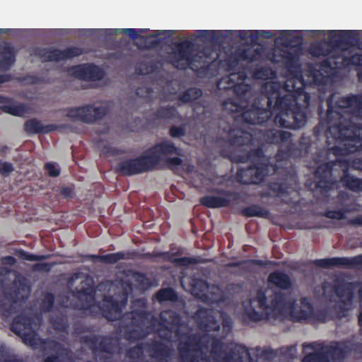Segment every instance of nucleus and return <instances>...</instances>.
<instances>
[{"label": "nucleus", "instance_id": "0e129e2a", "mask_svg": "<svg viewBox=\"0 0 362 362\" xmlns=\"http://www.w3.org/2000/svg\"><path fill=\"white\" fill-rule=\"evenodd\" d=\"M54 305V296L52 293H47L42 300L40 309L42 313H49L52 310Z\"/></svg>", "mask_w": 362, "mask_h": 362}, {"label": "nucleus", "instance_id": "8fccbe9b", "mask_svg": "<svg viewBox=\"0 0 362 362\" xmlns=\"http://www.w3.org/2000/svg\"><path fill=\"white\" fill-rule=\"evenodd\" d=\"M266 136L268 142L274 144H280L287 142L291 139L292 134L288 132L282 130H269Z\"/></svg>", "mask_w": 362, "mask_h": 362}, {"label": "nucleus", "instance_id": "4d7b16f0", "mask_svg": "<svg viewBox=\"0 0 362 362\" xmlns=\"http://www.w3.org/2000/svg\"><path fill=\"white\" fill-rule=\"evenodd\" d=\"M203 92L198 88H189L185 90L180 96L179 100L184 103L193 102L202 97Z\"/></svg>", "mask_w": 362, "mask_h": 362}, {"label": "nucleus", "instance_id": "4c0bfd02", "mask_svg": "<svg viewBox=\"0 0 362 362\" xmlns=\"http://www.w3.org/2000/svg\"><path fill=\"white\" fill-rule=\"evenodd\" d=\"M268 282L283 290H288L292 286L290 276L281 271H274L269 274Z\"/></svg>", "mask_w": 362, "mask_h": 362}, {"label": "nucleus", "instance_id": "c03bdc74", "mask_svg": "<svg viewBox=\"0 0 362 362\" xmlns=\"http://www.w3.org/2000/svg\"><path fill=\"white\" fill-rule=\"evenodd\" d=\"M239 57L243 62H254L259 61L263 55L264 50L262 48L247 47L243 49H238Z\"/></svg>", "mask_w": 362, "mask_h": 362}, {"label": "nucleus", "instance_id": "79ce46f5", "mask_svg": "<svg viewBox=\"0 0 362 362\" xmlns=\"http://www.w3.org/2000/svg\"><path fill=\"white\" fill-rule=\"evenodd\" d=\"M248 100L236 98H228L223 103V108L230 113H240L242 116L244 110L248 107Z\"/></svg>", "mask_w": 362, "mask_h": 362}, {"label": "nucleus", "instance_id": "cd10ccee", "mask_svg": "<svg viewBox=\"0 0 362 362\" xmlns=\"http://www.w3.org/2000/svg\"><path fill=\"white\" fill-rule=\"evenodd\" d=\"M148 156H156L158 165L162 160L161 156L180 155V150L170 141L159 142L146 151Z\"/></svg>", "mask_w": 362, "mask_h": 362}, {"label": "nucleus", "instance_id": "b1692460", "mask_svg": "<svg viewBox=\"0 0 362 362\" xmlns=\"http://www.w3.org/2000/svg\"><path fill=\"white\" fill-rule=\"evenodd\" d=\"M195 318L200 328L204 331H218L221 328L212 309L203 307L198 308L195 313Z\"/></svg>", "mask_w": 362, "mask_h": 362}, {"label": "nucleus", "instance_id": "bf43d9fd", "mask_svg": "<svg viewBox=\"0 0 362 362\" xmlns=\"http://www.w3.org/2000/svg\"><path fill=\"white\" fill-rule=\"evenodd\" d=\"M83 54V49L78 47H69L61 50L59 49V62L71 59L74 57H79Z\"/></svg>", "mask_w": 362, "mask_h": 362}, {"label": "nucleus", "instance_id": "f3484780", "mask_svg": "<svg viewBox=\"0 0 362 362\" xmlns=\"http://www.w3.org/2000/svg\"><path fill=\"white\" fill-rule=\"evenodd\" d=\"M284 295L288 296L287 300L292 304L291 308H288L285 311L282 312L280 315H284L288 313H290L291 317L295 322L307 321L310 322L312 314L313 305L307 298H302L300 299V306L298 309L296 308V301L293 299L290 294L284 293Z\"/></svg>", "mask_w": 362, "mask_h": 362}, {"label": "nucleus", "instance_id": "423d86ee", "mask_svg": "<svg viewBox=\"0 0 362 362\" xmlns=\"http://www.w3.org/2000/svg\"><path fill=\"white\" fill-rule=\"evenodd\" d=\"M284 293L274 292L269 297L266 291L259 289L255 297L250 300V308L245 310L248 319L255 322L277 317L292 305Z\"/></svg>", "mask_w": 362, "mask_h": 362}, {"label": "nucleus", "instance_id": "a19ab883", "mask_svg": "<svg viewBox=\"0 0 362 362\" xmlns=\"http://www.w3.org/2000/svg\"><path fill=\"white\" fill-rule=\"evenodd\" d=\"M196 37L203 41H208L212 43L223 42V30H197Z\"/></svg>", "mask_w": 362, "mask_h": 362}, {"label": "nucleus", "instance_id": "412c9836", "mask_svg": "<svg viewBox=\"0 0 362 362\" xmlns=\"http://www.w3.org/2000/svg\"><path fill=\"white\" fill-rule=\"evenodd\" d=\"M148 30V29H136V28H123V29H114V28H93V29H78V33L83 36L91 35H105L113 36L119 34H127L129 37L136 40L139 37L140 33Z\"/></svg>", "mask_w": 362, "mask_h": 362}, {"label": "nucleus", "instance_id": "9b49d317", "mask_svg": "<svg viewBox=\"0 0 362 362\" xmlns=\"http://www.w3.org/2000/svg\"><path fill=\"white\" fill-rule=\"evenodd\" d=\"M158 165L156 156L141 155L134 158L126 159L119 162L117 170L122 175L132 176L153 170Z\"/></svg>", "mask_w": 362, "mask_h": 362}, {"label": "nucleus", "instance_id": "f257e3e1", "mask_svg": "<svg viewBox=\"0 0 362 362\" xmlns=\"http://www.w3.org/2000/svg\"><path fill=\"white\" fill-rule=\"evenodd\" d=\"M327 105L325 115L322 107H318L319 125L338 143L329 148L330 153L339 157L362 151L361 128L357 123L362 119V94H349L337 100L332 95Z\"/></svg>", "mask_w": 362, "mask_h": 362}, {"label": "nucleus", "instance_id": "49530a36", "mask_svg": "<svg viewBox=\"0 0 362 362\" xmlns=\"http://www.w3.org/2000/svg\"><path fill=\"white\" fill-rule=\"evenodd\" d=\"M310 347L315 350L314 352L308 354L302 360V362H329L327 356L322 351L323 346L317 342L310 344Z\"/></svg>", "mask_w": 362, "mask_h": 362}, {"label": "nucleus", "instance_id": "2eb2a0df", "mask_svg": "<svg viewBox=\"0 0 362 362\" xmlns=\"http://www.w3.org/2000/svg\"><path fill=\"white\" fill-rule=\"evenodd\" d=\"M72 296L77 300L76 303H71L70 306L75 310L89 311L95 305V291L90 284L81 288H75L71 291Z\"/></svg>", "mask_w": 362, "mask_h": 362}, {"label": "nucleus", "instance_id": "09e8293b", "mask_svg": "<svg viewBox=\"0 0 362 362\" xmlns=\"http://www.w3.org/2000/svg\"><path fill=\"white\" fill-rule=\"evenodd\" d=\"M209 284L202 279H194L192 281L191 289L192 293L202 301L206 298V293L209 289Z\"/></svg>", "mask_w": 362, "mask_h": 362}, {"label": "nucleus", "instance_id": "13d9d810", "mask_svg": "<svg viewBox=\"0 0 362 362\" xmlns=\"http://www.w3.org/2000/svg\"><path fill=\"white\" fill-rule=\"evenodd\" d=\"M144 351H146L145 343H140L130 347L127 350L126 356L133 362H136L144 358Z\"/></svg>", "mask_w": 362, "mask_h": 362}, {"label": "nucleus", "instance_id": "7c9ffc66", "mask_svg": "<svg viewBox=\"0 0 362 362\" xmlns=\"http://www.w3.org/2000/svg\"><path fill=\"white\" fill-rule=\"evenodd\" d=\"M337 309L339 310V313H344L346 310L344 306H334L333 308H318L315 309L313 307L312 308V314L310 317V323L315 324V323H325L334 318L332 315L333 311H335ZM344 315L342 314L340 315H337V317L340 318Z\"/></svg>", "mask_w": 362, "mask_h": 362}, {"label": "nucleus", "instance_id": "72a5a7b5", "mask_svg": "<svg viewBox=\"0 0 362 362\" xmlns=\"http://www.w3.org/2000/svg\"><path fill=\"white\" fill-rule=\"evenodd\" d=\"M64 126H59L54 124L44 125L37 119H31L24 123V130L33 134H48L59 129Z\"/></svg>", "mask_w": 362, "mask_h": 362}, {"label": "nucleus", "instance_id": "69168bd1", "mask_svg": "<svg viewBox=\"0 0 362 362\" xmlns=\"http://www.w3.org/2000/svg\"><path fill=\"white\" fill-rule=\"evenodd\" d=\"M49 322L54 329L59 332H65L69 327L66 317L62 315L50 318Z\"/></svg>", "mask_w": 362, "mask_h": 362}, {"label": "nucleus", "instance_id": "864d4df0", "mask_svg": "<svg viewBox=\"0 0 362 362\" xmlns=\"http://www.w3.org/2000/svg\"><path fill=\"white\" fill-rule=\"evenodd\" d=\"M177 110L174 106H165L158 107L153 114L154 119H170L176 117Z\"/></svg>", "mask_w": 362, "mask_h": 362}, {"label": "nucleus", "instance_id": "ddd939ff", "mask_svg": "<svg viewBox=\"0 0 362 362\" xmlns=\"http://www.w3.org/2000/svg\"><path fill=\"white\" fill-rule=\"evenodd\" d=\"M128 295L127 291H123L120 300H115L112 296H105L98 306L103 317L110 322L122 320V310L127 303Z\"/></svg>", "mask_w": 362, "mask_h": 362}, {"label": "nucleus", "instance_id": "a18cd8bd", "mask_svg": "<svg viewBox=\"0 0 362 362\" xmlns=\"http://www.w3.org/2000/svg\"><path fill=\"white\" fill-rule=\"evenodd\" d=\"M88 258L92 261H99L102 263L114 264L119 260L128 259L124 252H117L104 255H90Z\"/></svg>", "mask_w": 362, "mask_h": 362}, {"label": "nucleus", "instance_id": "37998d69", "mask_svg": "<svg viewBox=\"0 0 362 362\" xmlns=\"http://www.w3.org/2000/svg\"><path fill=\"white\" fill-rule=\"evenodd\" d=\"M341 49H345L356 45L360 42V36H362L361 30H341Z\"/></svg>", "mask_w": 362, "mask_h": 362}, {"label": "nucleus", "instance_id": "3c124183", "mask_svg": "<svg viewBox=\"0 0 362 362\" xmlns=\"http://www.w3.org/2000/svg\"><path fill=\"white\" fill-rule=\"evenodd\" d=\"M223 299L221 288L216 285H209L206 293V298H203L202 302L207 304H214L221 302Z\"/></svg>", "mask_w": 362, "mask_h": 362}, {"label": "nucleus", "instance_id": "58836bf2", "mask_svg": "<svg viewBox=\"0 0 362 362\" xmlns=\"http://www.w3.org/2000/svg\"><path fill=\"white\" fill-rule=\"evenodd\" d=\"M341 30H310V33L318 35H327V39L326 40L327 42L332 47V49L335 52L337 49H341Z\"/></svg>", "mask_w": 362, "mask_h": 362}, {"label": "nucleus", "instance_id": "aec40b11", "mask_svg": "<svg viewBox=\"0 0 362 362\" xmlns=\"http://www.w3.org/2000/svg\"><path fill=\"white\" fill-rule=\"evenodd\" d=\"M314 264L319 267L330 268L338 267L346 269L354 268L362 265V255L353 257H336L331 258L318 259L314 261Z\"/></svg>", "mask_w": 362, "mask_h": 362}, {"label": "nucleus", "instance_id": "e2e57ef3", "mask_svg": "<svg viewBox=\"0 0 362 362\" xmlns=\"http://www.w3.org/2000/svg\"><path fill=\"white\" fill-rule=\"evenodd\" d=\"M269 189L276 194V197L283 199L288 195V187L286 183L281 182H272L270 183Z\"/></svg>", "mask_w": 362, "mask_h": 362}, {"label": "nucleus", "instance_id": "c85d7f7f", "mask_svg": "<svg viewBox=\"0 0 362 362\" xmlns=\"http://www.w3.org/2000/svg\"><path fill=\"white\" fill-rule=\"evenodd\" d=\"M16 50L11 43H0V71H8L15 64Z\"/></svg>", "mask_w": 362, "mask_h": 362}, {"label": "nucleus", "instance_id": "6ab92c4d", "mask_svg": "<svg viewBox=\"0 0 362 362\" xmlns=\"http://www.w3.org/2000/svg\"><path fill=\"white\" fill-rule=\"evenodd\" d=\"M24 344L30 345L34 349L49 350L58 353L63 348L62 344L54 339L41 338L35 332H24Z\"/></svg>", "mask_w": 362, "mask_h": 362}, {"label": "nucleus", "instance_id": "a211bd4d", "mask_svg": "<svg viewBox=\"0 0 362 362\" xmlns=\"http://www.w3.org/2000/svg\"><path fill=\"white\" fill-rule=\"evenodd\" d=\"M70 74L76 78L86 81H100L105 76L104 71L93 64H83L73 66L69 69Z\"/></svg>", "mask_w": 362, "mask_h": 362}, {"label": "nucleus", "instance_id": "6e6d98bb", "mask_svg": "<svg viewBox=\"0 0 362 362\" xmlns=\"http://www.w3.org/2000/svg\"><path fill=\"white\" fill-rule=\"evenodd\" d=\"M155 297L159 303L165 301L175 302L177 300V293L170 287L159 289L155 294Z\"/></svg>", "mask_w": 362, "mask_h": 362}, {"label": "nucleus", "instance_id": "338daca9", "mask_svg": "<svg viewBox=\"0 0 362 362\" xmlns=\"http://www.w3.org/2000/svg\"><path fill=\"white\" fill-rule=\"evenodd\" d=\"M254 33V40H255V44H257V40L259 37H262L264 39H272L273 38L275 35L276 34V30H253Z\"/></svg>", "mask_w": 362, "mask_h": 362}, {"label": "nucleus", "instance_id": "39448f33", "mask_svg": "<svg viewBox=\"0 0 362 362\" xmlns=\"http://www.w3.org/2000/svg\"><path fill=\"white\" fill-rule=\"evenodd\" d=\"M338 164L344 168L343 175L339 179L342 186L354 192H362V179L356 177L349 173V163L347 160L337 158L334 161H329L319 165L313 173L314 180H307L305 185L313 192L327 197L338 184L337 177L333 175L334 166Z\"/></svg>", "mask_w": 362, "mask_h": 362}, {"label": "nucleus", "instance_id": "5701e85b", "mask_svg": "<svg viewBox=\"0 0 362 362\" xmlns=\"http://www.w3.org/2000/svg\"><path fill=\"white\" fill-rule=\"evenodd\" d=\"M307 151V150L301 148L300 144L293 142H288L286 145L282 144L276 154V163L274 164L278 165V173L282 162L286 161L290 158H300Z\"/></svg>", "mask_w": 362, "mask_h": 362}, {"label": "nucleus", "instance_id": "680f3d73", "mask_svg": "<svg viewBox=\"0 0 362 362\" xmlns=\"http://www.w3.org/2000/svg\"><path fill=\"white\" fill-rule=\"evenodd\" d=\"M132 276L139 290L146 291L152 285L151 279L144 273L135 272Z\"/></svg>", "mask_w": 362, "mask_h": 362}, {"label": "nucleus", "instance_id": "4468645a", "mask_svg": "<svg viewBox=\"0 0 362 362\" xmlns=\"http://www.w3.org/2000/svg\"><path fill=\"white\" fill-rule=\"evenodd\" d=\"M181 324V317L179 314L172 310L162 311L159 315V320L156 332L159 337L167 341H171L173 338V329Z\"/></svg>", "mask_w": 362, "mask_h": 362}, {"label": "nucleus", "instance_id": "6e6552de", "mask_svg": "<svg viewBox=\"0 0 362 362\" xmlns=\"http://www.w3.org/2000/svg\"><path fill=\"white\" fill-rule=\"evenodd\" d=\"M194 42L189 40L175 42L168 54V62L178 70L185 71L189 68L198 74H206L210 69L211 64L199 67L196 63L203 62L202 59L207 55L202 51L194 54Z\"/></svg>", "mask_w": 362, "mask_h": 362}, {"label": "nucleus", "instance_id": "7ed1b4c3", "mask_svg": "<svg viewBox=\"0 0 362 362\" xmlns=\"http://www.w3.org/2000/svg\"><path fill=\"white\" fill-rule=\"evenodd\" d=\"M177 345L179 356L182 362H210L207 358L199 359L198 354L207 349L211 344V354L220 362H257L247 348L242 344L223 342L221 339L210 335L187 333Z\"/></svg>", "mask_w": 362, "mask_h": 362}, {"label": "nucleus", "instance_id": "9d476101", "mask_svg": "<svg viewBox=\"0 0 362 362\" xmlns=\"http://www.w3.org/2000/svg\"><path fill=\"white\" fill-rule=\"evenodd\" d=\"M278 173V165L267 163H253L247 168H240L236 173V180L242 185L259 184L272 173Z\"/></svg>", "mask_w": 362, "mask_h": 362}, {"label": "nucleus", "instance_id": "0eeeda50", "mask_svg": "<svg viewBox=\"0 0 362 362\" xmlns=\"http://www.w3.org/2000/svg\"><path fill=\"white\" fill-rule=\"evenodd\" d=\"M146 308V303H143V308H135L123 314L120 322L121 331L126 340L136 341L148 334L156 332L158 318Z\"/></svg>", "mask_w": 362, "mask_h": 362}, {"label": "nucleus", "instance_id": "dca6fc26", "mask_svg": "<svg viewBox=\"0 0 362 362\" xmlns=\"http://www.w3.org/2000/svg\"><path fill=\"white\" fill-rule=\"evenodd\" d=\"M215 192L222 197L206 195L200 199V204L210 209L226 207L231 201H236L240 197L239 194L233 191L218 189Z\"/></svg>", "mask_w": 362, "mask_h": 362}, {"label": "nucleus", "instance_id": "de8ad7c7", "mask_svg": "<svg viewBox=\"0 0 362 362\" xmlns=\"http://www.w3.org/2000/svg\"><path fill=\"white\" fill-rule=\"evenodd\" d=\"M0 110L13 116H23V104L15 105L8 98L0 95Z\"/></svg>", "mask_w": 362, "mask_h": 362}, {"label": "nucleus", "instance_id": "e433bc0d", "mask_svg": "<svg viewBox=\"0 0 362 362\" xmlns=\"http://www.w3.org/2000/svg\"><path fill=\"white\" fill-rule=\"evenodd\" d=\"M235 160L237 163H243L248 161H252L253 163H271L269 158L265 156L263 149L260 147L251 149L245 155L238 156Z\"/></svg>", "mask_w": 362, "mask_h": 362}, {"label": "nucleus", "instance_id": "393cba45", "mask_svg": "<svg viewBox=\"0 0 362 362\" xmlns=\"http://www.w3.org/2000/svg\"><path fill=\"white\" fill-rule=\"evenodd\" d=\"M146 352L156 362H167L171 354V349L158 340L146 342Z\"/></svg>", "mask_w": 362, "mask_h": 362}, {"label": "nucleus", "instance_id": "f704fd0d", "mask_svg": "<svg viewBox=\"0 0 362 362\" xmlns=\"http://www.w3.org/2000/svg\"><path fill=\"white\" fill-rule=\"evenodd\" d=\"M158 257H163L164 259L173 263L176 267H187L191 264L204 263L201 257H175V255H170L169 252H160Z\"/></svg>", "mask_w": 362, "mask_h": 362}, {"label": "nucleus", "instance_id": "c9c22d12", "mask_svg": "<svg viewBox=\"0 0 362 362\" xmlns=\"http://www.w3.org/2000/svg\"><path fill=\"white\" fill-rule=\"evenodd\" d=\"M227 141L231 146H242L252 141V135L240 128L230 129L227 135Z\"/></svg>", "mask_w": 362, "mask_h": 362}, {"label": "nucleus", "instance_id": "20e7f679", "mask_svg": "<svg viewBox=\"0 0 362 362\" xmlns=\"http://www.w3.org/2000/svg\"><path fill=\"white\" fill-rule=\"evenodd\" d=\"M0 312L2 318L7 320L14 314L10 329L23 339V274L6 267L0 268Z\"/></svg>", "mask_w": 362, "mask_h": 362}, {"label": "nucleus", "instance_id": "bb28decb", "mask_svg": "<svg viewBox=\"0 0 362 362\" xmlns=\"http://www.w3.org/2000/svg\"><path fill=\"white\" fill-rule=\"evenodd\" d=\"M310 54L317 57H326L327 58L324 59L322 63L321 66L323 68L330 69L332 70L334 69H342L343 68H334V67H329L328 66H325L324 62L329 59L332 58H337L338 56H345L342 53H337L334 52L332 47L329 45V44L327 42L326 40H322L320 42H317L315 45H312L310 47Z\"/></svg>", "mask_w": 362, "mask_h": 362}, {"label": "nucleus", "instance_id": "1a4fd4ad", "mask_svg": "<svg viewBox=\"0 0 362 362\" xmlns=\"http://www.w3.org/2000/svg\"><path fill=\"white\" fill-rule=\"evenodd\" d=\"M81 342L86 345L93 354L103 353L109 355L121 353L120 339L111 335H84Z\"/></svg>", "mask_w": 362, "mask_h": 362}, {"label": "nucleus", "instance_id": "052dcab7", "mask_svg": "<svg viewBox=\"0 0 362 362\" xmlns=\"http://www.w3.org/2000/svg\"><path fill=\"white\" fill-rule=\"evenodd\" d=\"M242 61L239 57V52L238 49L234 52L226 56L223 60V66L228 71H234Z\"/></svg>", "mask_w": 362, "mask_h": 362}, {"label": "nucleus", "instance_id": "5fc2aeb1", "mask_svg": "<svg viewBox=\"0 0 362 362\" xmlns=\"http://www.w3.org/2000/svg\"><path fill=\"white\" fill-rule=\"evenodd\" d=\"M243 214L247 217L268 218L270 213L259 205L254 204L245 208Z\"/></svg>", "mask_w": 362, "mask_h": 362}, {"label": "nucleus", "instance_id": "a878e982", "mask_svg": "<svg viewBox=\"0 0 362 362\" xmlns=\"http://www.w3.org/2000/svg\"><path fill=\"white\" fill-rule=\"evenodd\" d=\"M319 344L323 346L322 351L327 356L329 362L342 361L350 351L346 343L342 341H332L329 345L324 342Z\"/></svg>", "mask_w": 362, "mask_h": 362}, {"label": "nucleus", "instance_id": "4be33fe9", "mask_svg": "<svg viewBox=\"0 0 362 362\" xmlns=\"http://www.w3.org/2000/svg\"><path fill=\"white\" fill-rule=\"evenodd\" d=\"M269 59L275 64H283L290 72L299 68V57L296 54L288 51L272 52L269 54Z\"/></svg>", "mask_w": 362, "mask_h": 362}, {"label": "nucleus", "instance_id": "473e14b6", "mask_svg": "<svg viewBox=\"0 0 362 362\" xmlns=\"http://www.w3.org/2000/svg\"><path fill=\"white\" fill-rule=\"evenodd\" d=\"M236 77V74H231L228 77L225 78L226 83L228 84L227 88L233 89L236 98L240 100H249L251 95L250 86L245 83L243 81L235 83L234 78Z\"/></svg>", "mask_w": 362, "mask_h": 362}, {"label": "nucleus", "instance_id": "774afa93", "mask_svg": "<svg viewBox=\"0 0 362 362\" xmlns=\"http://www.w3.org/2000/svg\"><path fill=\"white\" fill-rule=\"evenodd\" d=\"M44 169L49 177H56L60 174V169L55 163H46Z\"/></svg>", "mask_w": 362, "mask_h": 362}, {"label": "nucleus", "instance_id": "f03ea898", "mask_svg": "<svg viewBox=\"0 0 362 362\" xmlns=\"http://www.w3.org/2000/svg\"><path fill=\"white\" fill-rule=\"evenodd\" d=\"M280 85L272 83L267 86L268 93L254 99L242 115L243 122L250 124H262L274 115V124L281 128L298 129L307 122L305 107L298 103L296 95L288 93L281 95Z\"/></svg>", "mask_w": 362, "mask_h": 362}, {"label": "nucleus", "instance_id": "f8f14e48", "mask_svg": "<svg viewBox=\"0 0 362 362\" xmlns=\"http://www.w3.org/2000/svg\"><path fill=\"white\" fill-rule=\"evenodd\" d=\"M66 112V116L72 120L93 124L101 120L107 115V110L103 106L95 107L93 105H86L68 108Z\"/></svg>", "mask_w": 362, "mask_h": 362}, {"label": "nucleus", "instance_id": "c756f323", "mask_svg": "<svg viewBox=\"0 0 362 362\" xmlns=\"http://www.w3.org/2000/svg\"><path fill=\"white\" fill-rule=\"evenodd\" d=\"M278 37L276 42L285 47H294L303 42V37L299 35L300 31L296 30H276Z\"/></svg>", "mask_w": 362, "mask_h": 362}, {"label": "nucleus", "instance_id": "2f4dec72", "mask_svg": "<svg viewBox=\"0 0 362 362\" xmlns=\"http://www.w3.org/2000/svg\"><path fill=\"white\" fill-rule=\"evenodd\" d=\"M356 283L339 281L334 286L333 291L343 304L348 305L352 303Z\"/></svg>", "mask_w": 362, "mask_h": 362}, {"label": "nucleus", "instance_id": "ea45409f", "mask_svg": "<svg viewBox=\"0 0 362 362\" xmlns=\"http://www.w3.org/2000/svg\"><path fill=\"white\" fill-rule=\"evenodd\" d=\"M34 55L40 59L42 62H59L57 48L39 47L35 49Z\"/></svg>", "mask_w": 362, "mask_h": 362}, {"label": "nucleus", "instance_id": "603ef678", "mask_svg": "<svg viewBox=\"0 0 362 362\" xmlns=\"http://www.w3.org/2000/svg\"><path fill=\"white\" fill-rule=\"evenodd\" d=\"M223 34H224L225 38H231V39L239 38L242 40H246L248 38H250L251 42L252 43H255V40L253 37H254L253 30H223Z\"/></svg>", "mask_w": 362, "mask_h": 362}]
</instances>
